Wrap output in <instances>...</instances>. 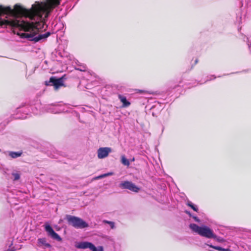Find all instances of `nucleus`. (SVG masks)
Segmentation results:
<instances>
[{
  "label": "nucleus",
  "mask_w": 251,
  "mask_h": 251,
  "mask_svg": "<svg viewBox=\"0 0 251 251\" xmlns=\"http://www.w3.org/2000/svg\"><path fill=\"white\" fill-rule=\"evenodd\" d=\"M113 173H107V174H103V175H101L100 176H97L95 178V179H99V178H102V177H105V176H110V175H112Z\"/></svg>",
  "instance_id": "obj_13"
},
{
  "label": "nucleus",
  "mask_w": 251,
  "mask_h": 251,
  "mask_svg": "<svg viewBox=\"0 0 251 251\" xmlns=\"http://www.w3.org/2000/svg\"><path fill=\"white\" fill-rule=\"evenodd\" d=\"M45 230L48 234L53 239H55L59 241H62V238L54 232L51 226L49 224L45 225Z\"/></svg>",
  "instance_id": "obj_5"
},
{
  "label": "nucleus",
  "mask_w": 251,
  "mask_h": 251,
  "mask_svg": "<svg viewBox=\"0 0 251 251\" xmlns=\"http://www.w3.org/2000/svg\"><path fill=\"white\" fill-rule=\"evenodd\" d=\"M13 175L14 176L15 180H18L20 178V175L18 174H13Z\"/></svg>",
  "instance_id": "obj_17"
},
{
  "label": "nucleus",
  "mask_w": 251,
  "mask_h": 251,
  "mask_svg": "<svg viewBox=\"0 0 251 251\" xmlns=\"http://www.w3.org/2000/svg\"><path fill=\"white\" fill-rule=\"evenodd\" d=\"M215 239H216V240L220 242H222L224 241V239H223L217 238V237Z\"/></svg>",
  "instance_id": "obj_19"
},
{
  "label": "nucleus",
  "mask_w": 251,
  "mask_h": 251,
  "mask_svg": "<svg viewBox=\"0 0 251 251\" xmlns=\"http://www.w3.org/2000/svg\"><path fill=\"white\" fill-rule=\"evenodd\" d=\"M9 154L12 158H16L19 156H20L22 154V152H11Z\"/></svg>",
  "instance_id": "obj_12"
},
{
  "label": "nucleus",
  "mask_w": 251,
  "mask_h": 251,
  "mask_svg": "<svg viewBox=\"0 0 251 251\" xmlns=\"http://www.w3.org/2000/svg\"><path fill=\"white\" fill-rule=\"evenodd\" d=\"M190 227L193 231L197 233L202 236H204L208 238H216V236L214 234L212 230L207 226H199L195 224H192L190 225Z\"/></svg>",
  "instance_id": "obj_2"
},
{
  "label": "nucleus",
  "mask_w": 251,
  "mask_h": 251,
  "mask_svg": "<svg viewBox=\"0 0 251 251\" xmlns=\"http://www.w3.org/2000/svg\"><path fill=\"white\" fill-rule=\"evenodd\" d=\"M68 222L73 226L76 228H84L88 226V224L80 218L70 216L68 218Z\"/></svg>",
  "instance_id": "obj_3"
},
{
  "label": "nucleus",
  "mask_w": 251,
  "mask_h": 251,
  "mask_svg": "<svg viewBox=\"0 0 251 251\" xmlns=\"http://www.w3.org/2000/svg\"><path fill=\"white\" fill-rule=\"evenodd\" d=\"M38 243L41 245H44L47 247H50V245L49 244L46 243V240L44 238L39 239H38Z\"/></svg>",
  "instance_id": "obj_10"
},
{
  "label": "nucleus",
  "mask_w": 251,
  "mask_h": 251,
  "mask_svg": "<svg viewBox=\"0 0 251 251\" xmlns=\"http://www.w3.org/2000/svg\"><path fill=\"white\" fill-rule=\"evenodd\" d=\"M193 218H194V219L195 220V221L196 222H197L198 223L200 222V220H199V219L198 218H197V217L196 216H193Z\"/></svg>",
  "instance_id": "obj_18"
},
{
  "label": "nucleus",
  "mask_w": 251,
  "mask_h": 251,
  "mask_svg": "<svg viewBox=\"0 0 251 251\" xmlns=\"http://www.w3.org/2000/svg\"><path fill=\"white\" fill-rule=\"evenodd\" d=\"M50 82L52 83L55 89H57L59 87L64 85L63 81L62 78H56L54 77H51L50 78Z\"/></svg>",
  "instance_id": "obj_8"
},
{
  "label": "nucleus",
  "mask_w": 251,
  "mask_h": 251,
  "mask_svg": "<svg viewBox=\"0 0 251 251\" xmlns=\"http://www.w3.org/2000/svg\"><path fill=\"white\" fill-rule=\"evenodd\" d=\"M224 251H230V250H228V249H225Z\"/></svg>",
  "instance_id": "obj_20"
},
{
  "label": "nucleus",
  "mask_w": 251,
  "mask_h": 251,
  "mask_svg": "<svg viewBox=\"0 0 251 251\" xmlns=\"http://www.w3.org/2000/svg\"><path fill=\"white\" fill-rule=\"evenodd\" d=\"M132 160L134 161V158H133V159H132Z\"/></svg>",
  "instance_id": "obj_22"
},
{
  "label": "nucleus",
  "mask_w": 251,
  "mask_h": 251,
  "mask_svg": "<svg viewBox=\"0 0 251 251\" xmlns=\"http://www.w3.org/2000/svg\"><path fill=\"white\" fill-rule=\"evenodd\" d=\"M122 163L127 166L129 165V161L127 159L124 155H122L121 157Z\"/></svg>",
  "instance_id": "obj_11"
},
{
  "label": "nucleus",
  "mask_w": 251,
  "mask_h": 251,
  "mask_svg": "<svg viewBox=\"0 0 251 251\" xmlns=\"http://www.w3.org/2000/svg\"><path fill=\"white\" fill-rule=\"evenodd\" d=\"M187 205L193 209L195 211H198V208L191 202H188Z\"/></svg>",
  "instance_id": "obj_14"
},
{
  "label": "nucleus",
  "mask_w": 251,
  "mask_h": 251,
  "mask_svg": "<svg viewBox=\"0 0 251 251\" xmlns=\"http://www.w3.org/2000/svg\"><path fill=\"white\" fill-rule=\"evenodd\" d=\"M104 222L108 224L110 226L111 228H114L115 227L114 223L113 222L107 221H104Z\"/></svg>",
  "instance_id": "obj_15"
},
{
  "label": "nucleus",
  "mask_w": 251,
  "mask_h": 251,
  "mask_svg": "<svg viewBox=\"0 0 251 251\" xmlns=\"http://www.w3.org/2000/svg\"><path fill=\"white\" fill-rule=\"evenodd\" d=\"M187 213H188L190 216H191V214L189 212H187Z\"/></svg>",
  "instance_id": "obj_21"
},
{
  "label": "nucleus",
  "mask_w": 251,
  "mask_h": 251,
  "mask_svg": "<svg viewBox=\"0 0 251 251\" xmlns=\"http://www.w3.org/2000/svg\"><path fill=\"white\" fill-rule=\"evenodd\" d=\"M119 98L121 101L123 103V106L127 107L130 105V103L127 100L126 97L122 95H119Z\"/></svg>",
  "instance_id": "obj_9"
},
{
  "label": "nucleus",
  "mask_w": 251,
  "mask_h": 251,
  "mask_svg": "<svg viewBox=\"0 0 251 251\" xmlns=\"http://www.w3.org/2000/svg\"><path fill=\"white\" fill-rule=\"evenodd\" d=\"M76 247L78 249H90L92 251H103L102 247L99 246L96 248L92 243L84 242H80L76 245Z\"/></svg>",
  "instance_id": "obj_4"
},
{
  "label": "nucleus",
  "mask_w": 251,
  "mask_h": 251,
  "mask_svg": "<svg viewBox=\"0 0 251 251\" xmlns=\"http://www.w3.org/2000/svg\"><path fill=\"white\" fill-rule=\"evenodd\" d=\"M111 151V150L110 148H100L98 150V157L100 159L104 158L107 157Z\"/></svg>",
  "instance_id": "obj_6"
},
{
  "label": "nucleus",
  "mask_w": 251,
  "mask_h": 251,
  "mask_svg": "<svg viewBox=\"0 0 251 251\" xmlns=\"http://www.w3.org/2000/svg\"><path fill=\"white\" fill-rule=\"evenodd\" d=\"M209 246L213 249H216V250H218L219 251H225V249H223L222 248H221V247H217V246H213L212 245H209Z\"/></svg>",
  "instance_id": "obj_16"
},
{
  "label": "nucleus",
  "mask_w": 251,
  "mask_h": 251,
  "mask_svg": "<svg viewBox=\"0 0 251 251\" xmlns=\"http://www.w3.org/2000/svg\"><path fill=\"white\" fill-rule=\"evenodd\" d=\"M122 187L128 189L129 190L135 192H137L139 188L132 183L129 181H126L121 184Z\"/></svg>",
  "instance_id": "obj_7"
},
{
  "label": "nucleus",
  "mask_w": 251,
  "mask_h": 251,
  "mask_svg": "<svg viewBox=\"0 0 251 251\" xmlns=\"http://www.w3.org/2000/svg\"><path fill=\"white\" fill-rule=\"evenodd\" d=\"M61 0H46L36 1L30 9L16 4L14 9L0 5V25L20 27L24 32L18 33L22 38L38 42L47 39L48 32L36 36L39 29L44 28L45 20L51 10L60 4Z\"/></svg>",
  "instance_id": "obj_1"
}]
</instances>
